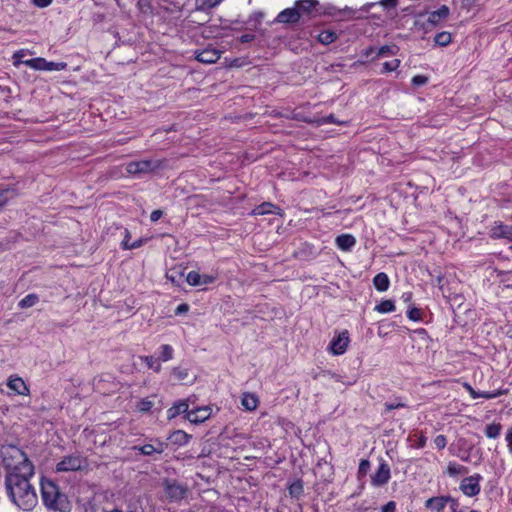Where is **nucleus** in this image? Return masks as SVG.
<instances>
[{
  "mask_svg": "<svg viewBox=\"0 0 512 512\" xmlns=\"http://www.w3.org/2000/svg\"><path fill=\"white\" fill-rule=\"evenodd\" d=\"M483 477L479 473L467 476L462 479L459 485L460 491L467 497H475L481 491L480 482Z\"/></svg>",
  "mask_w": 512,
  "mask_h": 512,
  "instance_id": "7",
  "label": "nucleus"
},
{
  "mask_svg": "<svg viewBox=\"0 0 512 512\" xmlns=\"http://www.w3.org/2000/svg\"><path fill=\"white\" fill-rule=\"evenodd\" d=\"M427 81H428V78H427L426 76H424V75H420V74L415 75V76L412 78V80H411L412 84H413V85H415V86H421V85H424V84H426V83H427Z\"/></svg>",
  "mask_w": 512,
  "mask_h": 512,
  "instance_id": "48",
  "label": "nucleus"
},
{
  "mask_svg": "<svg viewBox=\"0 0 512 512\" xmlns=\"http://www.w3.org/2000/svg\"><path fill=\"white\" fill-rule=\"evenodd\" d=\"M167 418L169 420L176 418L180 414L185 416L189 413V400L182 399L173 403V405L167 410Z\"/></svg>",
  "mask_w": 512,
  "mask_h": 512,
  "instance_id": "19",
  "label": "nucleus"
},
{
  "mask_svg": "<svg viewBox=\"0 0 512 512\" xmlns=\"http://www.w3.org/2000/svg\"><path fill=\"white\" fill-rule=\"evenodd\" d=\"M398 51L395 45H383L377 49L376 56L372 57V60L377 59L381 56L396 55Z\"/></svg>",
  "mask_w": 512,
  "mask_h": 512,
  "instance_id": "35",
  "label": "nucleus"
},
{
  "mask_svg": "<svg viewBox=\"0 0 512 512\" xmlns=\"http://www.w3.org/2000/svg\"><path fill=\"white\" fill-rule=\"evenodd\" d=\"M139 359L146 364L148 369H152L156 373L161 371V363L159 359H156L154 356H139Z\"/></svg>",
  "mask_w": 512,
  "mask_h": 512,
  "instance_id": "31",
  "label": "nucleus"
},
{
  "mask_svg": "<svg viewBox=\"0 0 512 512\" xmlns=\"http://www.w3.org/2000/svg\"><path fill=\"white\" fill-rule=\"evenodd\" d=\"M461 460L464 462H469V456H460Z\"/></svg>",
  "mask_w": 512,
  "mask_h": 512,
  "instance_id": "63",
  "label": "nucleus"
},
{
  "mask_svg": "<svg viewBox=\"0 0 512 512\" xmlns=\"http://www.w3.org/2000/svg\"><path fill=\"white\" fill-rule=\"evenodd\" d=\"M325 122L329 123V124L336 123V121L334 120V116L333 115H330V116L326 117Z\"/></svg>",
  "mask_w": 512,
  "mask_h": 512,
  "instance_id": "61",
  "label": "nucleus"
},
{
  "mask_svg": "<svg viewBox=\"0 0 512 512\" xmlns=\"http://www.w3.org/2000/svg\"><path fill=\"white\" fill-rule=\"evenodd\" d=\"M130 240H131V233L127 228H125L124 229V237L121 242V248L123 250H130V245L132 243Z\"/></svg>",
  "mask_w": 512,
  "mask_h": 512,
  "instance_id": "43",
  "label": "nucleus"
},
{
  "mask_svg": "<svg viewBox=\"0 0 512 512\" xmlns=\"http://www.w3.org/2000/svg\"><path fill=\"white\" fill-rule=\"evenodd\" d=\"M434 42L441 47H446L452 42V34L448 31L439 32L435 35Z\"/></svg>",
  "mask_w": 512,
  "mask_h": 512,
  "instance_id": "33",
  "label": "nucleus"
},
{
  "mask_svg": "<svg viewBox=\"0 0 512 512\" xmlns=\"http://www.w3.org/2000/svg\"><path fill=\"white\" fill-rule=\"evenodd\" d=\"M422 311L421 309L417 308V307H411L408 311H407V317L411 320V321H414V322H420L422 321Z\"/></svg>",
  "mask_w": 512,
  "mask_h": 512,
  "instance_id": "40",
  "label": "nucleus"
},
{
  "mask_svg": "<svg viewBox=\"0 0 512 512\" xmlns=\"http://www.w3.org/2000/svg\"><path fill=\"white\" fill-rule=\"evenodd\" d=\"M502 430V425L500 422H493L486 425L484 429V434L489 439H496L500 436Z\"/></svg>",
  "mask_w": 512,
  "mask_h": 512,
  "instance_id": "29",
  "label": "nucleus"
},
{
  "mask_svg": "<svg viewBox=\"0 0 512 512\" xmlns=\"http://www.w3.org/2000/svg\"><path fill=\"white\" fill-rule=\"evenodd\" d=\"M154 407V401L149 397L140 399L136 404V411L139 413H148Z\"/></svg>",
  "mask_w": 512,
  "mask_h": 512,
  "instance_id": "34",
  "label": "nucleus"
},
{
  "mask_svg": "<svg viewBox=\"0 0 512 512\" xmlns=\"http://www.w3.org/2000/svg\"><path fill=\"white\" fill-rule=\"evenodd\" d=\"M187 489L176 482H167L165 494L171 501H178L185 497Z\"/></svg>",
  "mask_w": 512,
  "mask_h": 512,
  "instance_id": "16",
  "label": "nucleus"
},
{
  "mask_svg": "<svg viewBox=\"0 0 512 512\" xmlns=\"http://www.w3.org/2000/svg\"><path fill=\"white\" fill-rule=\"evenodd\" d=\"M220 54L216 48L206 47L197 53L196 59L202 63L212 64L220 58Z\"/></svg>",
  "mask_w": 512,
  "mask_h": 512,
  "instance_id": "20",
  "label": "nucleus"
},
{
  "mask_svg": "<svg viewBox=\"0 0 512 512\" xmlns=\"http://www.w3.org/2000/svg\"><path fill=\"white\" fill-rule=\"evenodd\" d=\"M191 437L184 430H175L169 435L168 440L174 445L184 446L189 443Z\"/></svg>",
  "mask_w": 512,
  "mask_h": 512,
  "instance_id": "22",
  "label": "nucleus"
},
{
  "mask_svg": "<svg viewBox=\"0 0 512 512\" xmlns=\"http://www.w3.org/2000/svg\"><path fill=\"white\" fill-rule=\"evenodd\" d=\"M294 5L300 15V20L315 18L324 13L318 0H296Z\"/></svg>",
  "mask_w": 512,
  "mask_h": 512,
  "instance_id": "4",
  "label": "nucleus"
},
{
  "mask_svg": "<svg viewBox=\"0 0 512 512\" xmlns=\"http://www.w3.org/2000/svg\"><path fill=\"white\" fill-rule=\"evenodd\" d=\"M449 508L451 512H463L460 506V502L457 498L450 496V500L448 502Z\"/></svg>",
  "mask_w": 512,
  "mask_h": 512,
  "instance_id": "45",
  "label": "nucleus"
},
{
  "mask_svg": "<svg viewBox=\"0 0 512 512\" xmlns=\"http://www.w3.org/2000/svg\"><path fill=\"white\" fill-rule=\"evenodd\" d=\"M489 235L492 239L512 240V226L506 225L501 221H496L492 225Z\"/></svg>",
  "mask_w": 512,
  "mask_h": 512,
  "instance_id": "12",
  "label": "nucleus"
},
{
  "mask_svg": "<svg viewBox=\"0 0 512 512\" xmlns=\"http://www.w3.org/2000/svg\"><path fill=\"white\" fill-rule=\"evenodd\" d=\"M8 192L9 189H0V208L7 204L9 200Z\"/></svg>",
  "mask_w": 512,
  "mask_h": 512,
  "instance_id": "52",
  "label": "nucleus"
},
{
  "mask_svg": "<svg viewBox=\"0 0 512 512\" xmlns=\"http://www.w3.org/2000/svg\"><path fill=\"white\" fill-rule=\"evenodd\" d=\"M381 512H396V502H387L384 506H382Z\"/></svg>",
  "mask_w": 512,
  "mask_h": 512,
  "instance_id": "54",
  "label": "nucleus"
},
{
  "mask_svg": "<svg viewBox=\"0 0 512 512\" xmlns=\"http://www.w3.org/2000/svg\"><path fill=\"white\" fill-rule=\"evenodd\" d=\"M163 215V211L162 210H153L150 214V220L152 222H157Z\"/></svg>",
  "mask_w": 512,
  "mask_h": 512,
  "instance_id": "58",
  "label": "nucleus"
},
{
  "mask_svg": "<svg viewBox=\"0 0 512 512\" xmlns=\"http://www.w3.org/2000/svg\"><path fill=\"white\" fill-rule=\"evenodd\" d=\"M39 302V296L35 293H30L21 299L18 303L19 308L26 309L34 306Z\"/></svg>",
  "mask_w": 512,
  "mask_h": 512,
  "instance_id": "32",
  "label": "nucleus"
},
{
  "mask_svg": "<svg viewBox=\"0 0 512 512\" xmlns=\"http://www.w3.org/2000/svg\"><path fill=\"white\" fill-rule=\"evenodd\" d=\"M463 387L466 389L472 399H494L505 395L508 392L507 389H497L495 391H476L468 382H464Z\"/></svg>",
  "mask_w": 512,
  "mask_h": 512,
  "instance_id": "11",
  "label": "nucleus"
},
{
  "mask_svg": "<svg viewBox=\"0 0 512 512\" xmlns=\"http://www.w3.org/2000/svg\"><path fill=\"white\" fill-rule=\"evenodd\" d=\"M384 407H385V411L388 412V411H392L395 409L404 408V407H406V404L402 403V402H386L384 404Z\"/></svg>",
  "mask_w": 512,
  "mask_h": 512,
  "instance_id": "47",
  "label": "nucleus"
},
{
  "mask_svg": "<svg viewBox=\"0 0 512 512\" xmlns=\"http://www.w3.org/2000/svg\"><path fill=\"white\" fill-rule=\"evenodd\" d=\"M135 449H137L142 455L150 456L154 453H163L165 449V444L159 441L157 446H154L152 444H145L140 447H135Z\"/></svg>",
  "mask_w": 512,
  "mask_h": 512,
  "instance_id": "25",
  "label": "nucleus"
},
{
  "mask_svg": "<svg viewBox=\"0 0 512 512\" xmlns=\"http://www.w3.org/2000/svg\"><path fill=\"white\" fill-rule=\"evenodd\" d=\"M190 309V306L187 304V303H182L180 305H178L175 309V315H181V314H185L189 311Z\"/></svg>",
  "mask_w": 512,
  "mask_h": 512,
  "instance_id": "55",
  "label": "nucleus"
},
{
  "mask_svg": "<svg viewBox=\"0 0 512 512\" xmlns=\"http://www.w3.org/2000/svg\"><path fill=\"white\" fill-rule=\"evenodd\" d=\"M7 387L18 395L27 396L30 393L29 387L19 376H10L7 381Z\"/></svg>",
  "mask_w": 512,
  "mask_h": 512,
  "instance_id": "18",
  "label": "nucleus"
},
{
  "mask_svg": "<svg viewBox=\"0 0 512 512\" xmlns=\"http://www.w3.org/2000/svg\"><path fill=\"white\" fill-rule=\"evenodd\" d=\"M148 240H149V238H139V239H137L136 241L131 243L130 250L140 248L145 243H147Z\"/></svg>",
  "mask_w": 512,
  "mask_h": 512,
  "instance_id": "56",
  "label": "nucleus"
},
{
  "mask_svg": "<svg viewBox=\"0 0 512 512\" xmlns=\"http://www.w3.org/2000/svg\"><path fill=\"white\" fill-rule=\"evenodd\" d=\"M335 244L341 251L348 252L356 245V239L352 234L345 233L336 237Z\"/></svg>",
  "mask_w": 512,
  "mask_h": 512,
  "instance_id": "21",
  "label": "nucleus"
},
{
  "mask_svg": "<svg viewBox=\"0 0 512 512\" xmlns=\"http://www.w3.org/2000/svg\"><path fill=\"white\" fill-rule=\"evenodd\" d=\"M403 297H404V298H405V300H407V301H408V300H411V298H412V293H411V292H409V293H404V294H403Z\"/></svg>",
  "mask_w": 512,
  "mask_h": 512,
  "instance_id": "62",
  "label": "nucleus"
},
{
  "mask_svg": "<svg viewBox=\"0 0 512 512\" xmlns=\"http://www.w3.org/2000/svg\"><path fill=\"white\" fill-rule=\"evenodd\" d=\"M19 462L13 467H9L5 476V488L10 500L24 511L33 510L38 497L35 488L30 483L34 476V465L27 455L18 450Z\"/></svg>",
  "mask_w": 512,
  "mask_h": 512,
  "instance_id": "1",
  "label": "nucleus"
},
{
  "mask_svg": "<svg viewBox=\"0 0 512 512\" xmlns=\"http://www.w3.org/2000/svg\"><path fill=\"white\" fill-rule=\"evenodd\" d=\"M241 404L245 410L254 411L258 407L259 399L255 394L246 392L242 395Z\"/></svg>",
  "mask_w": 512,
  "mask_h": 512,
  "instance_id": "24",
  "label": "nucleus"
},
{
  "mask_svg": "<svg viewBox=\"0 0 512 512\" xmlns=\"http://www.w3.org/2000/svg\"><path fill=\"white\" fill-rule=\"evenodd\" d=\"M304 492L303 481L298 479L288 486V493L291 497L299 499Z\"/></svg>",
  "mask_w": 512,
  "mask_h": 512,
  "instance_id": "30",
  "label": "nucleus"
},
{
  "mask_svg": "<svg viewBox=\"0 0 512 512\" xmlns=\"http://www.w3.org/2000/svg\"><path fill=\"white\" fill-rule=\"evenodd\" d=\"M391 478L390 466L387 462L382 461L376 472L371 476V484L374 487H381L386 485Z\"/></svg>",
  "mask_w": 512,
  "mask_h": 512,
  "instance_id": "9",
  "label": "nucleus"
},
{
  "mask_svg": "<svg viewBox=\"0 0 512 512\" xmlns=\"http://www.w3.org/2000/svg\"><path fill=\"white\" fill-rule=\"evenodd\" d=\"M434 444L439 450H443L447 445V437L443 434L437 435L434 438Z\"/></svg>",
  "mask_w": 512,
  "mask_h": 512,
  "instance_id": "44",
  "label": "nucleus"
},
{
  "mask_svg": "<svg viewBox=\"0 0 512 512\" xmlns=\"http://www.w3.org/2000/svg\"><path fill=\"white\" fill-rule=\"evenodd\" d=\"M200 279H201V274L194 270L188 272V274L186 276V281L191 286H200L201 285Z\"/></svg>",
  "mask_w": 512,
  "mask_h": 512,
  "instance_id": "39",
  "label": "nucleus"
},
{
  "mask_svg": "<svg viewBox=\"0 0 512 512\" xmlns=\"http://www.w3.org/2000/svg\"><path fill=\"white\" fill-rule=\"evenodd\" d=\"M468 472V468L455 461H450L447 464L445 473L450 477H456L458 475H464Z\"/></svg>",
  "mask_w": 512,
  "mask_h": 512,
  "instance_id": "26",
  "label": "nucleus"
},
{
  "mask_svg": "<svg viewBox=\"0 0 512 512\" xmlns=\"http://www.w3.org/2000/svg\"><path fill=\"white\" fill-rule=\"evenodd\" d=\"M53 0H32L33 4L39 8L48 7Z\"/></svg>",
  "mask_w": 512,
  "mask_h": 512,
  "instance_id": "57",
  "label": "nucleus"
},
{
  "mask_svg": "<svg viewBox=\"0 0 512 512\" xmlns=\"http://www.w3.org/2000/svg\"><path fill=\"white\" fill-rule=\"evenodd\" d=\"M316 38L319 43L329 45L337 40L338 35L334 30L328 29L320 31Z\"/></svg>",
  "mask_w": 512,
  "mask_h": 512,
  "instance_id": "27",
  "label": "nucleus"
},
{
  "mask_svg": "<svg viewBox=\"0 0 512 512\" xmlns=\"http://www.w3.org/2000/svg\"><path fill=\"white\" fill-rule=\"evenodd\" d=\"M373 285L379 292L387 291L390 287V280L388 275L384 272L376 274L373 278Z\"/></svg>",
  "mask_w": 512,
  "mask_h": 512,
  "instance_id": "23",
  "label": "nucleus"
},
{
  "mask_svg": "<svg viewBox=\"0 0 512 512\" xmlns=\"http://www.w3.org/2000/svg\"><path fill=\"white\" fill-rule=\"evenodd\" d=\"M300 21V15L295 8V5L291 8H286L282 10L276 18L274 19L275 23L282 24H296Z\"/></svg>",
  "mask_w": 512,
  "mask_h": 512,
  "instance_id": "14",
  "label": "nucleus"
},
{
  "mask_svg": "<svg viewBox=\"0 0 512 512\" xmlns=\"http://www.w3.org/2000/svg\"><path fill=\"white\" fill-rule=\"evenodd\" d=\"M203 5L208 7H214L218 5L222 0H201Z\"/></svg>",
  "mask_w": 512,
  "mask_h": 512,
  "instance_id": "60",
  "label": "nucleus"
},
{
  "mask_svg": "<svg viewBox=\"0 0 512 512\" xmlns=\"http://www.w3.org/2000/svg\"><path fill=\"white\" fill-rule=\"evenodd\" d=\"M350 343L349 332L347 330L342 331L337 336L333 337L329 344V351L333 355H342L346 352Z\"/></svg>",
  "mask_w": 512,
  "mask_h": 512,
  "instance_id": "8",
  "label": "nucleus"
},
{
  "mask_svg": "<svg viewBox=\"0 0 512 512\" xmlns=\"http://www.w3.org/2000/svg\"><path fill=\"white\" fill-rule=\"evenodd\" d=\"M211 412L212 410L209 406L196 407L191 410L189 409V413L185 416V419L192 424H200L210 418Z\"/></svg>",
  "mask_w": 512,
  "mask_h": 512,
  "instance_id": "10",
  "label": "nucleus"
},
{
  "mask_svg": "<svg viewBox=\"0 0 512 512\" xmlns=\"http://www.w3.org/2000/svg\"><path fill=\"white\" fill-rule=\"evenodd\" d=\"M86 464V460L78 455H67L64 456L57 464L56 471L57 472H74L81 470Z\"/></svg>",
  "mask_w": 512,
  "mask_h": 512,
  "instance_id": "6",
  "label": "nucleus"
},
{
  "mask_svg": "<svg viewBox=\"0 0 512 512\" xmlns=\"http://www.w3.org/2000/svg\"><path fill=\"white\" fill-rule=\"evenodd\" d=\"M411 437L416 438V443L414 445L415 448L421 449L424 448L427 444V437L423 432L415 433Z\"/></svg>",
  "mask_w": 512,
  "mask_h": 512,
  "instance_id": "41",
  "label": "nucleus"
},
{
  "mask_svg": "<svg viewBox=\"0 0 512 512\" xmlns=\"http://www.w3.org/2000/svg\"><path fill=\"white\" fill-rule=\"evenodd\" d=\"M165 160H139V161H131L126 166V171L129 174H140V173H149L153 172L157 169H160L164 166Z\"/></svg>",
  "mask_w": 512,
  "mask_h": 512,
  "instance_id": "3",
  "label": "nucleus"
},
{
  "mask_svg": "<svg viewBox=\"0 0 512 512\" xmlns=\"http://www.w3.org/2000/svg\"><path fill=\"white\" fill-rule=\"evenodd\" d=\"M370 469V461L367 459H362L359 463L358 467V476L363 477L367 474Z\"/></svg>",
  "mask_w": 512,
  "mask_h": 512,
  "instance_id": "42",
  "label": "nucleus"
},
{
  "mask_svg": "<svg viewBox=\"0 0 512 512\" xmlns=\"http://www.w3.org/2000/svg\"><path fill=\"white\" fill-rule=\"evenodd\" d=\"M24 64L34 70L39 71H61L67 68L66 62H52L45 58L36 57L24 61Z\"/></svg>",
  "mask_w": 512,
  "mask_h": 512,
  "instance_id": "5",
  "label": "nucleus"
},
{
  "mask_svg": "<svg viewBox=\"0 0 512 512\" xmlns=\"http://www.w3.org/2000/svg\"><path fill=\"white\" fill-rule=\"evenodd\" d=\"M40 492L43 505L54 512H69L71 503L58 484L53 480L42 477L40 480Z\"/></svg>",
  "mask_w": 512,
  "mask_h": 512,
  "instance_id": "2",
  "label": "nucleus"
},
{
  "mask_svg": "<svg viewBox=\"0 0 512 512\" xmlns=\"http://www.w3.org/2000/svg\"><path fill=\"white\" fill-rule=\"evenodd\" d=\"M401 64V61L399 59H393L391 61H386L382 64V70L381 73H389L392 71H396Z\"/></svg>",
  "mask_w": 512,
  "mask_h": 512,
  "instance_id": "37",
  "label": "nucleus"
},
{
  "mask_svg": "<svg viewBox=\"0 0 512 512\" xmlns=\"http://www.w3.org/2000/svg\"><path fill=\"white\" fill-rule=\"evenodd\" d=\"M374 310L381 314L391 313L396 310V306L393 300L384 299L381 300L375 307Z\"/></svg>",
  "mask_w": 512,
  "mask_h": 512,
  "instance_id": "28",
  "label": "nucleus"
},
{
  "mask_svg": "<svg viewBox=\"0 0 512 512\" xmlns=\"http://www.w3.org/2000/svg\"><path fill=\"white\" fill-rule=\"evenodd\" d=\"M80 512H97L96 505L92 501L83 503L80 507Z\"/></svg>",
  "mask_w": 512,
  "mask_h": 512,
  "instance_id": "46",
  "label": "nucleus"
},
{
  "mask_svg": "<svg viewBox=\"0 0 512 512\" xmlns=\"http://www.w3.org/2000/svg\"><path fill=\"white\" fill-rule=\"evenodd\" d=\"M377 49L373 46H368L361 52V56L366 59L370 58L373 54L376 55Z\"/></svg>",
  "mask_w": 512,
  "mask_h": 512,
  "instance_id": "51",
  "label": "nucleus"
},
{
  "mask_svg": "<svg viewBox=\"0 0 512 512\" xmlns=\"http://www.w3.org/2000/svg\"><path fill=\"white\" fill-rule=\"evenodd\" d=\"M109 512H122V511L120 509L115 508V509H113V510H111Z\"/></svg>",
  "mask_w": 512,
  "mask_h": 512,
  "instance_id": "64",
  "label": "nucleus"
},
{
  "mask_svg": "<svg viewBox=\"0 0 512 512\" xmlns=\"http://www.w3.org/2000/svg\"><path fill=\"white\" fill-rule=\"evenodd\" d=\"M215 281H216V276L208 275V274L201 275V279H200L201 285L212 284Z\"/></svg>",
  "mask_w": 512,
  "mask_h": 512,
  "instance_id": "50",
  "label": "nucleus"
},
{
  "mask_svg": "<svg viewBox=\"0 0 512 512\" xmlns=\"http://www.w3.org/2000/svg\"><path fill=\"white\" fill-rule=\"evenodd\" d=\"M505 441L507 443L508 451L512 455V426L506 431Z\"/></svg>",
  "mask_w": 512,
  "mask_h": 512,
  "instance_id": "49",
  "label": "nucleus"
},
{
  "mask_svg": "<svg viewBox=\"0 0 512 512\" xmlns=\"http://www.w3.org/2000/svg\"><path fill=\"white\" fill-rule=\"evenodd\" d=\"M380 4L385 9H395L398 4V0H381Z\"/></svg>",
  "mask_w": 512,
  "mask_h": 512,
  "instance_id": "53",
  "label": "nucleus"
},
{
  "mask_svg": "<svg viewBox=\"0 0 512 512\" xmlns=\"http://www.w3.org/2000/svg\"><path fill=\"white\" fill-rule=\"evenodd\" d=\"M172 376L178 381H184L188 378L189 371L187 368L174 367L171 372Z\"/></svg>",
  "mask_w": 512,
  "mask_h": 512,
  "instance_id": "38",
  "label": "nucleus"
},
{
  "mask_svg": "<svg viewBox=\"0 0 512 512\" xmlns=\"http://www.w3.org/2000/svg\"><path fill=\"white\" fill-rule=\"evenodd\" d=\"M174 349L169 344H163L160 346V356L159 360L163 362H167L173 358Z\"/></svg>",
  "mask_w": 512,
  "mask_h": 512,
  "instance_id": "36",
  "label": "nucleus"
},
{
  "mask_svg": "<svg viewBox=\"0 0 512 512\" xmlns=\"http://www.w3.org/2000/svg\"><path fill=\"white\" fill-rule=\"evenodd\" d=\"M449 15L450 8L447 5H442L437 10L429 13L427 23L435 27L446 20Z\"/></svg>",
  "mask_w": 512,
  "mask_h": 512,
  "instance_id": "17",
  "label": "nucleus"
},
{
  "mask_svg": "<svg viewBox=\"0 0 512 512\" xmlns=\"http://www.w3.org/2000/svg\"><path fill=\"white\" fill-rule=\"evenodd\" d=\"M449 500L450 495L433 496L425 501L424 506L431 512H444Z\"/></svg>",
  "mask_w": 512,
  "mask_h": 512,
  "instance_id": "13",
  "label": "nucleus"
},
{
  "mask_svg": "<svg viewBox=\"0 0 512 512\" xmlns=\"http://www.w3.org/2000/svg\"><path fill=\"white\" fill-rule=\"evenodd\" d=\"M255 39V35L251 33H246L240 36L239 40L241 43H249Z\"/></svg>",
  "mask_w": 512,
  "mask_h": 512,
  "instance_id": "59",
  "label": "nucleus"
},
{
  "mask_svg": "<svg viewBox=\"0 0 512 512\" xmlns=\"http://www.w3.org/2000/svg\"><path fill=\"white\" fill-rule=\"evenodd\" d=\"M266 214H274V215H278V216H283L284 210L271 202H263V203L257 205L251 211V215H253V216H262V215H266Z\"/></svg>",
  "mask_w": 512,
  "mask_h": 512,
  "instance_id": "15",
  "label": "nucleus"
}]
</instances>
